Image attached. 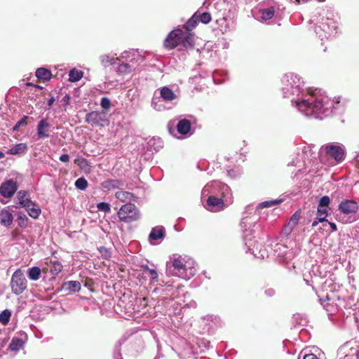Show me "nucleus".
Here are the masks:
<instances>
[{"mask_svg": "<svg viewBox=\"0 0 359 359\" xmlns=\"http://www.w3.org/2000/svg\"><path fill=\"white\" fill-rule=\"evenodd\" d=\"M339 208L344 214L355 213L358 210V205L355 201L346 200L340 203Z\"/></svg>", "mask_w": 359, "mask_h": 359, "instance_id": "9d476101", "label": "nucleus"}, {"mask_svg": "<svg viewBox=\"0 0 359 359\" xmlns=\"http://www.w3.org/2000/svg\"><path fill=\"white\" fill-rule=\"evenodd\" d=\"M62 290L69 292H79L81 290V283L76 280H70L63 283Z\"/></svg>", "mask_w": 359, "mask_h": 359, "instance_id": "aec40b11", "label": "nucleus"}, {"mask_svg": "<svg viewBox=\"0 0 359 359\" xmlns=\"http://www.w3.org/2000/svg\"><path fill=\"white\" fill-rule=\"evenodd\" d=\"M191 128V121L188 119L180 120L177 125V132L181 135H187Z\"/></svg>", "mask_w": 359, "mask_h": 359, "instance_id": "dca6fc26", "label": "nucleus"}, {"mask_svg": "<svg viewBox=\"0 0 359 359\" xmlns=\"http://www.w3.org/2000/svg\"><path fill=\"white\" fill-rule=\"evenodd\" d=\"M27 203L28 204L24 206V208L26 209L27 213L31 217L37 219L41 213V210L39 205L32 201H28Z\"/></svg>", "mask_w": 359, "mask_h": 359, "instance_id": "f8f14e48", "label": "nucleus"}, {"mask_svg": "<svg viewBox=\"0 0 359 359\" xmlns=\"http://www.w3.org/2000/svg\"><path fill=\"white\" fill-rule=\"evenodd\" d=\"M333 24H334V25L332 26V27H331V28H330V25H328V24H327V25H328V28H329V29H333V30H336V29H337V25H335V23H334V22H333Z\"/></svg>", "mask_w": 359, "mask_h": 359, "instance_id": "052dcab7", "label": "nucleus"}, {"mask_svg": "<svg viewBox=\"0 0 359 359\" xmlns=\"http://www.w3.org/2000/svg\"><path fill=\"white\" fill-rule=\"evenodd\" d=\"M75 187L80 190H85L88 187V182L84 177H80L75 182Z\"/></svg>", "mask_w": 359, "mask_h": 359, "instance_id": "72a5a7b5", "label": "nucleus"}, {"mask_svg": "<svg viewBox=\"0 0 359 359\" xmlns=\"http://www.w3.org/2000/svg\"><path fill=\"white\" fill-rule=\"evenodd\" d=\"M10 286L11 291L16 295L21 294L27 287V280L22 271L17 269L12 275Z\"/></svg>", "mask_w": 359, "mask_h": 359, "instance_id": "7ed1b4c3", "label": "nucleus"}, {"mask_svg": "<svg viewBox=\"0 0 359 359\" xmlns=\"http://www.w3.org/2000/svg\"><path fill=\"white\" fill-rule=\"evenodd\" d=\"M328 210L327 208L318 207V219L320 222L327 221L326 217L327 216Z\"/></svg>", "mask_w": 359, "mask_h": 359, "instance_id": "2f4dec72", "label": "nucleus"}, {"mask_svg": "<svg viewBox=\"0 0 359 359\" xmlns=\"http://www.w3.org/2000/svg\"><path fill=\"white\" fill-rule=\"evenodd\" d=\"M18 187L16 182L13 180H7L2 183L0 187V194L6 198L11 197L17 191Z\"/></svg>", "mask_w": 359, "mask_h": 359, "instance_id": "1a4fd4ad", "label": "nucleus"}, {"mask_svg": "<svg viewBox=\"0 0 359 359\" xmlns=\"http://www.w3.org/2000/svg\"><path fill=\"white\" fill-rule=\"evenodd\" d=\"M107 59L105 60V57H103L102 59V62L104 64V66H107L108 65H111V62L108 60V57H106Z\"/></svg>", "mask_w": 359, "mask_h": 359, "instance_id": "603ef678", "label": "nucleus"}, {"mask_svg": "<svg viewBox=\"0 0 359 359\" xmlns=\"http://www.w3.org/2000/svg\"><path fill=\"white\" fill-rule=\"evenodd\" d=\"M142 268L143 269V271L144 273H147L149 271V270L151 269L149 268V266L147 265H143V266H142Z\"/></svg>", "mask_w": 359, "mask_h": 359, "instance_id": "bf43d9fd", "label": "nucleus"}, {"mask_svg": "<svg viewBox=\"0 0 359 359\" xmlns=\"http://www.w3.org/2000/svg\"><path fill=\"white\" fill-rule=\"evenodd\" d=\"M116 198L122 202L130 201L133 194L128 191H119L115 194Z\"/></svg>", "mask_w": 359, "mask_h": 359, "instance_id": "c85d7f7f", "label": "nucleus"}, {"mask_svg": "<svg viewBox=\"0 0 359 359\" xmlns=\"http://www.w3.org/2000/svg\"><path fill=\"white\" fill-rule=\"evenodd\" d=\"M83 73L81 70L73 69L69 72V81L71 82H76L83 77Z\"/></svg>", "mask_w": 359, "mask_h": 359, "instance_id": "bb28decb", "label": "nucleus"}, {"mask_svg": "<svg viewBox=\"0 0 359 359\" xmlns=\"http://www.w3.org/2000/svg\"><path fill=\"white\" fill-rule=\"evenodd\" d=\"M13 215L6 210L0 211V224L4 226L8 227L13 223Z\"/></svg>", "mask_w": 359, "mask_h": 359, "instance_id": "2eb2a0df", "label": "nucleus"}, {"mask_svg": "<svg viewBox=\"0 0 359 359\" xmlns=\"http://www.w3.org/2000/svg\"><path fill=\"white\" fill-rule=\"evenodd\" d=\"M197 13H198V20L203 24H208L211 21L212 17H211V15L210 13L205 12L203 13H200L198 11Z\"/></svg>", "mask_w": 359, "mask_h": 359, "instance_id": "473e14b6", "label": "nucleus"}, {"mask_svg": "<svg viewBox=\"0 0 359 359\" xmlns=\"http://www.w3.org/2000/svg\"><path fill=\"white\" fill-rule=\"evenodd\" d=\"M318 1H320V2H323V1H324L325 0H318Z\"/></svg>", "mask_w": 359, "mask_h": 359, "instance_id": "338daca9", "label": "nucleus"}, {"mask_svg": "<svg viewBox=\"0 0 359 359\" xmlns=\"http://www.w3.org/2000/svg\"><path fill=\"white\" fill-rule=\"evenodd\" d=\"M26 85L27 86H33V87H34L36 88H38V89H43V88L41 86H40L39 85H34L32 83H27Z\"/></svg>", "mask_w": 359, "mask_h": 359, "instance_id": "6e6d98bb", "label": "nucleus"}, {"mask_svg": "<svg viewBox=\"0 0 359 359\" xmlns=\"http://www.w3.org/2000/svg\"><path fill=\"white\" fill-rule=\"evenodd\" d=\"M27 218L25 215H19L18 217V223L20 226H25L27 225Z\"/></svg>", "mask_w": 359, "mask_h": 359, "instance_id": "a19ab883", "label": "nucleus"}, {"mask_svg": "<svg viewBox=\"0 0 359 359\" xmlns=\"http://www.w3.org/2000/svg\"><path fill=\"white\" fill-rule=\"evenodd\" d=\"M98 210L104 212H110V205L107 203H99L97 205Z\"/></svg>", "mask_w": 359, "mask_h": 359, "instance_id": "58836bf2", "label": "nucleus"}, {"mask_svg": "<svg viewBox=\"0 0 359 359\" xmlns=\"http://www.w3.org/2000/svg\"><path fill=\"white\" fill-rule=\"evenodd\" d=\"M287 87H285V88H287V90H289V88H287V87L290 86L289 84H286Z\"/></svg>", "mask_w": 359, "mask_h": 359, "instance_id": "69168bd1", "label": "nucleus"}, {"mask_svg": "<svg viewBox=\"0 0 359 359\" xmlns=\"http://www.w3.org/2000/svg\"><path fill=\"white\" fill-rule=\"evenodd\" d=\"M23 344L24 342L22 339L18 337H14L13 338L11 344H9V348L11 351H19L21 348H22Z\"/></svg>", "mask_w": 359, "mask_h": 359, "instance_id": "cd10ccee", "label": "nucleus"}, {"mask_svg": "<svg viewBox=\"0 0 359 359\" xmlns=\"http://www.w3.org/2000/svg\"><path fill=\"white\" fill-rule=\"evenodd\" d=\"M99 251L105 259H108L111 257V252L104 247H100Z\"/></svg>", "mask_w": 359, "mask_h": 359, "instance_id": "37998d69", "label": "nucleus"}, {"mask_svg": "<svg viewBox=\"0 0 359 359\" xmlns=\"http://www.w3.org/2000/svg\"><path fill=\"white\" fill-rule=\"evenodd\" d=\"M107 59L105 60V57H103L102 59V62L104 64V66H107L108 65H111V62L108 60V57H106Z\"/></svg>", "mask_w": 359, "mask_h": 359, "instance_id": "3c124183", "label": "nucleus"}, {"mask_svg": "<svg viewBox=\"0 0 359 359\" xmlns=\"http://www.w3.org/2000/svg\"><path fill=\"white\" fill-rule=\"evenodd\" d=\"M36 76L43 81H49L52 77V74L48 69L41 67L36 69Z\"/></svg>", "mask_w": 359, "mask_h": 359, "instance_id": "5701e85b", "label": "nucleus"}, {"mask_svg": "<svg viewBox=\"0 0 359 359\" xmlns=\"http://www.w3.org/2000/svg\"><path fill=\"white\" fill-rule=\"evenodd\" d=\"M27 149V146L25 143H19L11 148L7 154L12 155H18L24 154Z\"/></svg>", "mask_w": 359, "mask_h": 359, "instance_id": "4be33fe9", "label": "nucleus"}, {"mask_svg": "<svg viewBox=\"0 0 359 359\" xmlns=\"http://www.w3.org/2000/svg\"><path fill=\"white\" fill-rule=\"evenodd\" d=\"M199 22L198 13H195L191 18H189L187 22L184 25V28L188 31L191 32L198 25Z\"/></svg>", "mask_w": 359, "mask_h": 359, "instance_id": "412c9836", "label": "nucleus"}, {"mask_svg": "<svg viewBox=\"0 0 359 359\" xmlns=\"http://www.w3.org/2000/svg\"><path fill=\"white\" fill-rule=\"evenodd\" d=\"M291 2L295 3L297 4H300L301 3H306L308 0H290Z\"/></svg>", "mask_w": 359, "mask_h": 359, "instance_id": "5fc2aeb1", "label": "nucleus"}, {"mask_svg": "<svg viewBox=\"0 0 359 359\" xmlns=\"http://www.w3.org/2000/svg\"><path fill=\"white\" fill-rule=\"evenodd\" d=\"M86 121L92 126L104 127L109 125V120L104 111L88 113L86 116Z\"/></svg>", "mask_w": 359, "mask_h": 359, "instance_id": "39448f33", "label": "nucleus"}, {"mask_svg": "<svg viewBox=\"0 0 359 359\" xmlns=\"http://www.w3.org/2000/svg\"><path fill=\"white\" fill-rule=\"evenodd\" d=\"M191 265V263L189 260L179 256L172 261L168 269L169 273L182 278L189 279L194 274V267Z\"/></svg>", "mask_w": 359, "mask_h": 359, "instance_id": "f03ea898", "label": "nucleus"}, {"mask_svg": "<svg viewBox=\"0 0 359 359\" xmlns=\"http://www.w3.org/2000/svg\"><path fill=\"white\" fill-rule=\"evenodd\" d=\"M117 306L120 308L121 311H123L126 313L130 312L132 304H130V301H129L128 296L124 294L122 297H118Z\"/></svg>", "mask_w": 359, "mask_h": 359, "instance_id": "f3484780", "label": "nucleus"}, {"mask_svg": "<svg viewBox=\"0 0 359 359\" xmlns=\"http://www.w3.org/2000/svg\"><path fill=\"white\" fill-rule=\"evenodd\" d=\"M54 102H55V98H54V97H51L48 100V104L49 107H50L53 104Z\"/></svg>", "mask_w": 359, "mask_h": 359, "instance_id": "4d7b16f0", "label": "nucleus"}, {"mask_svg": "<svg viewBox=\"0 0 359 359\" xmlns=\"http://www.w3.org/2000/svg\"><path fill=\"white\" fill-rule=\"evenodd\" d=\"M118 216L121 221L127 223L135 221L139 217L136 206L130 203L121 206L118 212Z\"/></svg>", "mask_w": 359, "mask_h": 359, "instance_id": "20e7f679", "label": "nucleus"}, {"mask_svg": "<svg viewBox=\"0 0 359 359\" xmlns=\"http://www.w3.org/2000/svg\"><path fill=\"white\" fill-rule=\"evenodd\" d=\"M296 104L299 109L308 116L313 115L317 116L325 111L323 98H314L313 95H311L307 100L297 101Z\"/></svg>", "mask_w": 359, "mask_h": 359, "instance_id": "f257e3e1", "label": "nucleus"}, {"mask_svg": "<svg viewBox=\"0 0 359 359\" xmlns=\"http://www.w3.org/2000/svg\"><path fill=\"white\" fill-rule=\"evenodd\" d=\"M165 235V229L162 226H158L154 227L149 234V239L153 241H157L161 238H163Z\"/></svg>", "mask_w": 359, "mask_h": 359, "instance_id": "a211bd4d", "label": "nucleus"}, {"mask_svg": "<svg viewBox=\"0 0 359 359\" xmlns=\"http://www.w3.org/2000/svg\"><path fill=\"white\" fill-rule=\"evenodd\" d=\"M194 39L192 33H187L185 36L182 34V39L181 40V44L185 48H191L194 46Z\"/></svg>", "mask_w": 359, "mask_h": 359, "instance_id": "b1692460", "label": "nucleus"}, {"mask_svg": "<svg viewBox=\"0 0 359 359\" xmlns=\"http://www.w3.org/2000/svg\"><path fill=\"white\" fill-rule=\"evenodd\" d=\"M116 61H115L114 60V65H117V67H116V69H117L116 72L119 74H121V75L128 74L133 69V67L132 65H130V64L124 63V62L120 63L119 62L120 60L118 58H116Z\"/></svg>", "mask_w": 359, "mask_h": 359, "instance_id": "4468645a", "label": "nucleus"}, {"mask_svg": "<svg viewBox=\"0 0 359 359\" xmlns=\"http://www.w3.org/2000/svg\"><path fill=\"white\" fill-rule=\"evenodd\" d=\"M318 222H320L319 221H314V222H313L312 226L313 227L316 226L318 224Z\"/></svg>", "mask_w": 359, "mask_h": 359, "instance_id": "680f3d73", "label": "nucleus"}, {"mask_svg": "<svg viewBox=\"0 0 359 359\" xmlns=\"http://www.w3.org/2000/svg\"><path fill=\"white\" fill-rule=\"evenodd\" d=\"M262 18L266 20L271 19L274 15V9L273 8L264 9L262 12Z\"/></svg>", "mask_w": 359, "mask_h": 359, "instance_id": "c9c22d12", "label": "nucleus"}, {"mask_svg": "<svg viewBox=\"0 0 359 359\" xmlns=\"http://www.w3.org/2000/svg\"><path fill=\"white\" fill-rule=\"evenodd\" d=\"M300 213L301 210H298L290 217V221L285 227V231L287 234L290 233L293 229L298 224L300 219Z\"/></svg>", "mask_w": 359, "mask_h": 359, "instance_id": "ddd939ff", "label": "nucleus"}, {"mask_svg": "<svg viewBox=\"0 0 359 359\" xmlns=\"http://www.w3.org/2000/svg\"><path fill=\"white\" fill-rule=\"evenodd\" d=\"M27 191H20L18 193V198L19 200V203L22 206H25L27 203V202H31L32 201L27 198Z\"/></svg>", "mask_w": 359, "mask_h": 359, "instance_id": "c756f323", "label": "nucleus"}, {"mask_svg": "<svg viewBox=\"0 0 359 359\" xmlns=\"http://www.w3.org/2000/svg\"><path fill=\"white\" fill-rule=\"evenodd\" d=\"M324 150L327 156L333 158L337 162H339L344 159V149L338 144H328L323 147Z\"/></svg>", "mask_w": 359, "mask_h": 359, "instance_id": "0eeeda50", "label": "nucleus"}, {"mask_svg": "<svg viewBox=\"0 0 359 359\" xmlns=\"http://www.w3.org/2000/svg\"><path fill=\"white\" fill-rule=\"evenodd\" d=\"M330 199L329 196H324L320 199L318 207L328 208V205H330Z\"/></svg>", "mask_w": 359, "mask_h": 359, "instance_id": "e433bc0d", "label": "nucleus"}, {"mask_svg": "<svg viewBox=\"0 0 359 359\" xmlns=\"http://www.w3.org/2000/svg\"><path fill=\"white\" fill-rule=\"evenodd\" d=\"M303 359H318V358L313 353H309L305 355Z\"/></svg>", "mask_w": 359, "mask_h": 359, "instance_id": "09e8293b", "label": "nucleus"}, {"mask_svg": "<svg viewBox=\"0 0 359 359\" xmlns=\"http://www.w3.org/2000/svg\"><path fill=\"white\" fill-rule=\"evenodd\" d=\"M85 285L90 286V283H88V281H87V280L86 281Z\"/></svg>", "mask_w": 359, "mask_h": 359, "instance_id": "0e129e2a", "label": "nucleus"}, {"mask_svg": "<svg viewBox=\"0 0 359 359\" xmlns=\"http://www.w3.org/2000/svg\"><path fill=\"white\" fill-rule=\"evenodd\" d=\"M207 209L212 212H219L225 208L223 196L218 198L215 196H210L206 201Z\"/></svg>", "mask_w": 359, "mask_h": 359, "instance_id": "6e6552de", "label": "nucleus"}, {"mask_svg": "<svg viewBox=\"0 0 359 359\" xmlns=\"http://www.w3.org/2000/svg\"><path fill=\"white\" fill-rule=\"evenodd\" d=\"M329 224L333 231H337V225L333 222H329Z\"/></svg>", "mask_w": 359, "mask_h": 359, "instance_id": "13d9d810", "label": "nucleus"}, {"mask_svg": "<svg viewBox=\"0 0 359 359\" xmlns=\"http://www.w3.org/2000/svg\"><path fill=\"white\" fill-rule=\"evenodd\" d=\"M41 274V270L38 266H33L29 268L27 271L28 278L33 281L38 280L40 278V275Z\"/></svg>", "mask_w": 359, "mask_h": 359, "instance_id": "a878e982", "label": "nucleus"}, {"mask_svg": "<svg viewBox=\"0 0 359 359\" xmlns=\"http://www.w3.org/2000/svg\"><path fill=\"white\" fill-rule=\"evenodd\" d=\"M41 273L44 274H47L48 273H50V266H48V262H46L45 266L41 269Z\"/></svg>", "mask_w": 359, "mask_h": 359, "instance_id": "a18cd8bd", "label": "nucleus"}, {"mask_svg": "<svg viewBox=\"0 0 359 359\" xmlns=\"http://www.w3.org/2000/svg\"><path fill=\"white\" fill-rule=\"evenodd\" d=\"M50 128V123L48 122L47 119L41 120L37 126V135L39 138H47L49 137V134L48 133L49 129Z\"/></svg>", "mask_w": 359, "mask_h": 359, "instance_id": "9b49d317", "label": "nucleus"}, {"mask_svg": "<svg viewBox=\"0 0 359 359\" xmlns=\"http://www.w3.org/2000/svg\"><path fill=\"white\" fill-rule=\"evenodd\" d=\"M11 316V312L9 310H8V309L4 310L0 314V322L4 325H7L10 320Z\"/></svg>", "mask_w": 359, "mask_h": 359, "instance_id": "7c9ffc66", "label": "nucleus"}, {"mask_svg": "<svg viewBox=\"0 0 359 359\" xmlns=\"http://www.w3.org/2000/svg\"><path fill=\"white\" fill-rule=\"evenodd\" d=\"M86 163V159L82 157L77 158L74 160V163L79 166H82L83 163Z\"/></svg>", "mask_w": 359, "mask_h": 359, "instance_id": "49530a36", "label": "nucleus"}, {"mask_svg": "<svg viewBox=\"0 0 359 359\" xmlns=\"http://www.w3.org/2000/svg\"><path fill=\"white\" fill-rule=\"evenodd\" d=\"M182 39V31L177 29L171 31L165 38L163 42L165 48L172 50L181 43Z\"/></svg>", "mask_w": 359, "mask_h": 359, "instance_id": "423d86ee", "label": "nucleus"}, {"mask_svg": "<svg viewBox=\"0 0 359 359\" xmlns=\"http://www.w3.org/2000/svg\"><path fill=\"white\" fill-rule=\"evenodd\" d=\"M70 100V97L69 95L66 94L62 99V101L65 105L69 104Z\"/></svg>", "mask_w": 359, "mask_h": 359, "instance_id": "8fccbe9b", "label": "nucleus"}, {"mask_svg": "<svg viewBox=\"0 0 359 359\" xmlns=\"http://www.w3.org/2000/svg\"><path fill=\"white\" fill-rule=\"evenodd\" d=\"M48 266H50V273L53 278H55L63 269L62 264L57 260H50Z\"/></svg>", "mask_w": 359, "mask_h": 359, "instance_id": "6ab92c4d", "label": "nucleus"}, {"mask_svg": "<svg viewBox=\"0 0 359 359\" xmlns=\"http://www.w3.org/2000/svg\"><path fill=\"white\" fill-rule=\"evenodd\" d=\"M60 160L64 163L68 162L69 161V156L68 154H62L60 156Z\"/></svg>", "mask_w": 359, "mask_h": 359, "instance_id": "de8ad7c7", "label": "nucleus"}, {"mask_svg": "<svg viewBox=\"0 0 359 359\" xmlns=\"http://www.w3.org/2000/svg\"><path fill=\"white\" fill-rule=\"evenodd\" d=\"M149 276H151V280L154 282H156L158 280V273L157 271L155 269H151L147 272Z\"/></svg>", "mask_w": 359, "mask_h": 359, "instance_id": "c03bdc74", "label": "nucleus"}, {"mask_svg": "<svg viewBox=\"0 0 359 359\" xmlns=\"http://www.w3.org/2000/svg\"><path fill=\"white\" fill-rule=\"evenodd\" d=\"M100 105L104 109H109L111 107V101L107 97H102Z\"/></svg>", "mask_w": 359, "mask_h": 359, "instance_id": "ea45409f", "label": "nucleus"}, {"mask_svg": "<svg viewBox=\"0 0 359 359\" xmlns=\"http://www.w3.org/2000/svg\"><path fill=\"white\" fill-rule=\"evenodd\" d=\"M4 154L0 151V159L4 158Z\"/></svg>", "mask_w": 359, "mask_h": 359, "instance_id": "e2e57ef3", "label": "nucleus"}, {"mask_svg": "<svg viewBox=\"0 0 359 359\" xmlns=\"http://www.w3.org/2000/svg\"><path fill=\"white\" fill-rule=\"evenodd\" d=\"M293 79V74H287L283 76L282 79L283 83H288L290 85V88L293 87V84L290 81V80Z\"/></svg>", "mask_w": 359, "mask_h": 359, "instance_id": "79ce46f5", "label": "nucleus"}, {"mask_svg": "<svg viewBox=\"0 0 359 359\" xmlns=\"http://www.w3.org/2000/svg\"><path fill=\"white\" fill-rule=\"evenodd\" d=\"M355 166L358 170L359 172V154L355 157Z\"/></svg>", "mask_w": 359, "mask_h": 359, "instance_id": "864d4df0", "label": "nucleus"}, {"mask_svg": "<svg viewBox=\"0 0 359 359\" xmlns=\"http://www.w3.org/2000/svg\"><path fill=\"white\" fill-rule=\"evenodd\" d=\"M28 116H24L13 127V130H18L22 126L27 125Z\"/></svg>", "mask_w": 359, "mask_h": 359, "instance_id": "4c0bfd02", "label": "nucleus"}, {"mask_svg": "<svg viewBox=\"0 0 359 359\" xmlns=\"http://www.w3.org/2000/svg\"><path fill=\"white\" fill-rule=\"evenodd\" d=\"M161 96L165 101H172L176 98V95L168 87H163L161 90Z\"/></svg>", "mask_w": 359, "mask_h": 359, "instance_id": "393cba45", "label": "nucleus"}, {"mask_svg": "<svg viewBox=\"0 0 359 359\" xmlns=\"http://www.w3.org/2000/svg\"><path fill=\"white\" fill-rule=\"evenodd\" d=\"M281 200H271L264 201L259 205V208L262 209L265 208H269L279 204L280 203H281Z\"/></svg>", "mask_w": 359, "mask_h": 359, "instance_id": "f704fd0d", "label": "nucleus"}]
</instances>
